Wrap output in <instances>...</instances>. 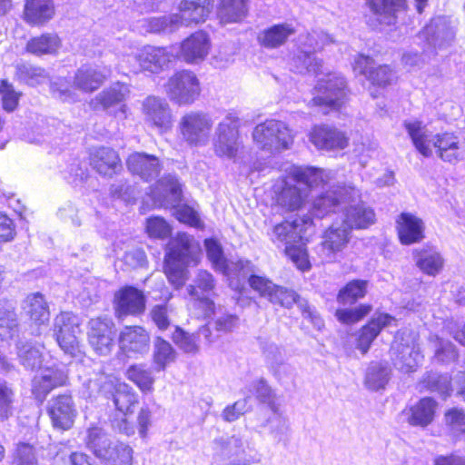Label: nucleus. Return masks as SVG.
Segmentation results:
<instances>
[{"label": "nucleus", "instance_id": "obj_1", "mask_svg": "<svg viewBox=\"0 0 465 465\" xmlns=\"http://www.w3.org/2000/svg\"><path fill=\"white\" fill-rule=\"evenodd\" d=\"M405 129L416 150L424 157L432 156V148L443 162L455 164L465 158V146L453 133L432 134L421 122H405Z\"/></svg>", "mask_w": 465, "mask_h": 465}, {"label": "nucleus", "instance_id": "obj_2", "mask_svg": "<svg viewBox=\"0 0 465 465\" xmlns=\"http://www.w3.org/2000/svg\"><path fill=\"white\" fill-rule=\"evenodd\" d=\"M331 172L312 166H296L284 181L277 203L288 211H295L305 203L312 189L322 188L331 181Z\"/></svg>", "mask_w": 465, "mask_h": 465}, {"label": "nucleus", "instance_id": "obj_3", "mask_svg": "<svg viewBox=\"0 0 465 465\" xmlns=\"http://www.w3.org/2000/svg\"><path fill=\"white\" fill-rule=\"evenodd\" d=\"M455 36V31L450 25L449 18L445 16H437L431 19L422 32L420 37L426 39L427 47L423 53H408L402 57L403 62L410 66H420L425 63L426 58H430L431 54H436L437 50L446 48L450 45Z\"/></svg>", "mask_w": 465, "mask_h": 465}, {"label": "nucleus", "instance_id": "obj_4", "mask_svg": "<svg viewBox=\"0 0 465 465\" xmlns=\"http://www.w3.org/2000/svg\"><path fill=\"white\" fill-rule=\"evenodd\" d=\"M86 387L90 396H112L116 410L124 415L132 413L138 402V396L130 385L125 382L114 383L113 378L104 373H96L87 381Z\"/></svg>", "mask_w": 465, "mask_h": 465}, {"label": "nucleus", "instance_id": "obj_5", "mask_svg": "<svg viewBox=\"0 0 465 465\" xmlns=\"http://www.w3.org/2000/svg\"><path fill=\"white\" fill-rule=\"evenodd\" d=\"M86 446L105 465H132V448L123 442H112L99 427L88 429Z\"/></svg>", "mask_w": 465, "mask_h": 465}, {"label": "nucleus", "instance_id": "obj_6", "mask_svg": "<svg viewBox=\"0 0 465 465\" xmlns=\"http://www.w3.org/2000/svg\"><path fill=\"white\" fill-rule=\"evenodd\" d=\"M214 121L212 115L203 111L185 113L178 123V132L182 141L192 147L206 146L211 139Z\"/></svg>", "mask_w": 465, "mask_h": 465}, {"label": "nucleus", "instance_id": "obj_7", "mask_svg": "<svg viewBox=\"0 0 465 465\" xmlns=\"http://www.w3.org/2000/svg\"><path fill=\"white\" fill-rule=\"evenodd\" d=\"M346 86L342 75L329 74L318 81L315 96L309 102V105L319 107L324 114L330 110H338L347 99Z\"/></svg>", "mask_w": 465, "mask_h": 465}, {"label": "nucleus", "instance_id": "obj_8", "mask_svg": "<svg viewBox=\"0 0 465 465\" xmlns=\"http://www.w3.org/2000/svg\"><path fill=\"white\" fill-rule=\"evenodd\" d=\"M242 148L239 134V118L228 114L216 126L213 138L214 153L219 157L235 159Z\"/></svg>", "mask_w": 465, "mask_h": 465}, {"label": "nucleus", "instance_id": "obj_9", "mask_svg": "<svg viewBox=\"0 0 465 465\" xmlns=\"http://www.w3.org/2000/svg\"><path fill=\"white\" fill-rule=\"evenodd\" d=\"M252 138L260 149L270 153L287 149L292 143L287 125L277 120H267L258 124L252 132Z\"/></svg>", "mask_w": 465, "mask_h": 465}, {"label": "nucleus", "instance_id": "obj_10", "mask_svg": "<svg viewBox=\"0 0 465 465\" xmlns=\"http://www.w3.org/2000/svg\"><path fill=\"white\" fill-rule=\"evenodd\" d=\"M359 197L355 187L331 185L327 191L316 197L312 203V214L322 219L331 213L345 208V204L354 202Z\"/></svg>", "mask_w": 465, "mask_h": 465}, {"label": "nucleus", "instance_id": "obj_11", "mask_svg": "<svg viewBox=\"0 0 465 465\" xmlns=\"http://www.w3.org/2000/svg\"><path fill=\"white\" fill-rule=\"evenodd\" d=\"M165 91L172 102L178 105L193 104L201 94L200 82L194 73L183 70L171 76Z\"/></svg>", "mask_w": 465, "mask_h": 465}, {"label": "nucleus", "instance_id": "obj_12", "mask_svg": "<svg viewBox=\"0 0 465 465\" xmlns=\"http://www.w3.org/2000/svg\"><path fill=\"white\" fill-rule=\"evenodd\" d=\"M312 231L310 217H296L292 221H284L276 224L271 233L272 242L278 247L294 246L296 243L308 241Z\"/></svg>", "mask_w": 465, "mask_h": 465}, {"label": "nucleus", "instance_id": "obj_13", "mask_svg": "<svg viewBox=\"0 0 465 465\" xmlns=\"http://www.w3.org/2000/svg\"><path fill=\"white\" fill-rule=\"evenodd\" d=\"M371 15L366 23L372 29L394 25L406 9L405 0H365Z\"/></svg>", "mask_w": 465, "mask_h": 465}, {"label": "nucleus", "instance_id": "obj_14", "mask_svg": "<svg viewBox=\"0 0 465 465\" xmlns=\"http://www.w3.org/2000/svg\"><path fill=\"white\" fill-rule=\"evenodd\" d=\"M129 94V86L117 82L96 94L89 104L94 111H104L114 115L121 114L125 118L127 106L124 102Z\"/></svg>", "mask_w": 465, "mask_h": 465}, {"label": "nucleus", "instance_id": "obj_15", "mask_svg": "<svg viewBox=\"0 0 465 465\" xmlns=\"http://www.w3.org/2000/svg\"><path fill=\"white\" fill-rule=\"evenodd\" d=\"M88 327V341L92 349L98 355H109L115 345L114 322L107 317H97L89 321Z\"/></svg>", "mask_w": 465, "mask_h": 465}, {"label": "nucleus", "instance_id": "obj_16", "mask_svg": "<svg viewBox=\"0 0 465 465\" xmlns=\"http://www.w3.org/2000/svg\"><path fill=\"white\" fill-rule=\"evenodd\" d=\"M321 39V43L317 41L314 37V35L309 34L306 36V41L304 45L307 46V49H299L296 54L292 58L291 61V69L298 74H318L322 66V61L316 59L313 56V52L319 49H322L324 45L327 43H331L332 40L330 35L322 33L319 36Z\"/></svg>", "mask_w": 465, "mask_h": 465}, {"label": "nucleus", "instance_id": "obj_17", "mask_svg": "<svg viewBox=\"0 0 465 465\" xmlns=\"http://www.w3.org/2000/svg\"><path fill=\"white\" fill-rule=\"evenodd\" d=\"M119 351L128 358H138L150 349V334L142 326H124L118 335Z\"/></svg>", "mask_w": 465, "mask_h": 465}, {"label": "nucleus", "instance_id": "obj_18", "mask_svg": "<svg viewBox=\"0 0 465 465\" xmlns=\"http://www.w3.org/2000/svg\"><path fill=\"white\" fill-rule=\"evenodd\" d=\"M270 302L286 308H291L296 303L303 318L309 320L314 329L321 331L324 327V322L316 309L311 306L307 300L301 298L292 290L276 285Z\"/></svg>", "mask_w": 465, "mask_h": 465}, {"label": "nucleus", "instance_id": "obj_19", "mask_svg": "<svg viewBox=\"0 0 465 465\" xmlns=\"http://www.w3.org/2000/svg\"><path fill=\"white\" fill-rule=\"evenodd\" d=\"M203 244L207 258L216 272L232 277L237 271H242L243 275H246L252 271L250 261L240 260L237 262H229L224 256L222 244L216 239H205Z\"/></svg>", "mask_w": 465, "mask_h": 465}, {"label": "nucleus", "instance_id": "obj_20", "mask_svg": "<svg viewBox=\"0 0 465 465\" xmlns=\"http://www.w3.org/2000/svg\"><path fill=\"white\" fill-rule=\"evenodd\" d=\"M144 121L161 132L171 129L173 124V113L168 102L162 97L150 95L142 104Z\"/></svg>", "mask_w": 465, "mask_h": 465}, {"label": "nucleus", "instance_id": "obj_21", "mask_svg": "<svg viewBox=\"0 0 465 465\" xmlns=\"http://www.w3.org/2000/svg\"><path fill=\"white\" fill-rule=\"evenodd\" d=\"M54 427L61 430H69L76 417V409L74 401L69 394H62L53 397L47 407Z\"/></svg>", "mask_w": 465, "mask_h": 465}, {"label": "nucleus", "instance_id": "obj_22", "mask_svg": "<svg viewBox=\"0 0 465 465\" xmlns=\"http://www.w3.org/2000/svg\"><path fill=\"white\" fill-rule=\"evenodd\" d=\"M173 57L167 48L147 45L137 53L135 60L141 71L160 74L168 69Z\"/></svg>", "mask_w": 465, "mask_h": 465}, {"label": "nucleus", "instance_id": "obj_23", "mask_svg": "<svg viewBox=\"0 0 465 465\" xmlns=\"http://www.w3.org/2000/svg\"><path fill=\"white\" fill-rule=\"evenodd\" d=\"M210 46L208 35L203 31H198L181 43L177 57L187 64H198L205 59Z\"/></svg>", "mask_w": 465, "mask_h": 465}, {"label": "nucleus", "instance_id": "obj_24", "mask_svg": "<svg viewBox=\"0 0 465 465\" xmlns=\"http://www.w3.org/2000/svg\"><path fill=\"white\" fill-rule=\"evenodd\" d=\"M351 230L343 223H333L323 234L322 252L323 260L332 262L336 254L348 244Z\"/></svg>", "mask_w": 465, "mask_h": 465}, {"label": "nucleus", "instance_id": "obj_25", "mask_svg": "<svg viewBox=\"0 0 465 465\" xmlns=\"http://www.w3.org/2000/svg\"><path fill=\"white\" fill-rule=\"evenodd\" d=\"M392 351L395 355V367L403 372L415 371L423 359L420 345L414 338L407 340L405 342L395 341L392 345Z\"/></svg>", "mask_w": 465, "mask_h": 465}, {"label": "nucleus", "instance_id": "obj_26", "mask_svg": "<svg viewBox=\"0 0 465 465\" xmlns=\"http://www.w3.org/2000/svg\"><path fill=\"white\" fill-rule=\"evenodd\" d=\"M200 254L199 242L186 232H178L169 243L168 257L171 259L196 264Z\"/></svg>", "mask_w": 465, "mask_h": 465}, {"label": "nucleus", "instance_id": "obj_27", "mask_svg": "<svg viewBox=\"0 0 465 465\" xmlns=\"http://www.w3.org/2000/svg\"><path fill=\"white\" fill-rule=\"evenodd\" d=\"M67 380V372L64 369L46 368L35 376L32 391L36 399L43 401L52 390L65 385Z\"/></svg>", "mask_w": 465, "mask_h": 465}, {"label": "nucleus", "instance_id": "obj_28", "mask_svg": "<svg viewBox=\"0 0 465 465\" xmlns=\"http://www.w3.org/2000/svg\"><path fill=\"white\" fill-rule=\"evenodd\" d=\"M437 402L430 397L420 399L401 411L402 418L412 427L426 428L435 418Z\"/></svg>", "mask_w": 465, "mask_h": 465}, {"label": "nucleus", "instance_id": "obj_29", "mask_svg": "<svg viewBox=\"0 0 465 465\" xmlns=\"http://www.w3.org/2000/svg\"><path fill=\"white\" fill-rule=\"evenodd\" d=\"M145 298L138 289L127 286L115 294V314L118 318L136 315L144 311Z\"/></svg>", "mask_w": 465, "mask_h": 465}, {"label": "nucleus", "instance_id": "obj_30", "mask_svg": "<svg viewBox=\"0 0 465 465\" xmlns=\"http://www.w3.org/2000/svg\"><path fill=\"white\" fill-rule=\"evenodd\" d=\"M397 320L388 313L375 315L365 326H363L357 337L356 348L366 354L372 341L384 328L396 325Z\"/></svg>", "mask_w": 465, "mask_h": 465}, {"label": "nucleus", "instance_id": "obj_31", "mask_svg": "<svg viewBox=\"0 0 465 465\" xmlns=\"http://www.w3.org/2000/svg\"><path fill=\"white\" fill-rule=\"evenodd\" d=\"M310 139L317 148L327 151L344 149L349 141L343 132L329 125L315 126Z\"/></svg>", "mask_w": 465, "mask_h": 465}, {"label": "nucleus", "instance_id": "obj_32", "mask_svg": "<svg viewBox=\"0 0 465 465\" xmlns=\"http://www.w3.org/2000/svg\"><path fill=\"white\" fill-rule=\"evenodd\" d=\"M54 15L55 6L53 0H25L23 17L30 25H45Z\"/></svg>", "mask_w": 465, "mask_h": 465}, {"label": "nucleus", "instance_id": "obj_33", "mask_svg": "<svg viewBox=\"0 0 465 465\" xmlns=\"http://www.w3.org/2000/svg\"><path fill=\"white\" fill-rule=\"evenodd\" d=\"M396 223L399 239L402 244L410 245L424 238V223L416 215L401 213Z\"/></svg>", "mask_w": 465, "mask_h": 465}, {"label": "nucleus", "instance_id": "obj_34", "mask_svg": "<svg viewBox=\"0 0 465 465\" xmlns=\"http://www.w3.org/2000/svg\"><path fill=\"white\" fill-rule=\"evenodd\" d=\"M213 0H182L179 4L180 23L182 25L204 22L213 8Z\"/></svg>", "mask_w": 465, "mask_h": 465}, {"label": "nucleus", "instance_id": "obj_35", "mask_svg": "<svg viewBox=\"0 0 465 465\" xmlns=\"http://www.w3.org/2000/svg\"><path fill=\"white\" fill-rule=\"evenodd\" d=\"M215 288L213 276L207 271L200 270L194 280L193 284L187 287L189 295L202 302L205 307L207 313L213 312L214 303L210 300L209 295Z\"/></svg>", "mask_w": 465, "mask_h": 465}, {"label": "nucleus", "instance_id": "obj_36", "mask_svg": "<svg viewBox=\"0 0 465 465\" xmlns=\"http://www.w3.org/2000/svg\"><path fill=\"white\" fill-rule=\"evenodd\" d=\"M126 163L131 173L138 175L144 181H151L156 178L161 170L158 158L143 153H132L128 157Z\"/></svg>", "mask_w": 465, "mask_h": 465}, {"label": "nucleus", "instance_id": "obj_37", "mask_svg": "<svg viewBox=\"0 0 465 465\" xmlns=\"http://www.w3.org/2000/svg\"><path fill=\"white\" fill-rule=\"evenodd\" d=\"M105 78V73L97 65L83 64L74 73L73 86L84 93H92L103 84Z\"/></svg>", "mask_w": 465, "mask_h": 465}, {"label": "nucleus", "instance_id": "obj_38", "mask_svg": "<svg viewBox=\"0 0 465 465\" xmlns=\"http://www.w3.org/2000/svg\"><path fill=\"white\" fill-rule=\"evenodd\" d=\"M413 258L417 267L425 274L436 276L444 266V258L439 250L430 245H425L413 251Z\"/></svg>", "mask_w": 465, "mask_h": 465}, {"label": "nucleus", "instance_id": "obj_39", "mask_svg": "<svg viewBox=\"0 0 465 465\" xmlns=\"http://www.w3.org/2000/svg\"><path fill=\"white\" fill-rule=\"evenodd\" d=\"M294 34L295 29L292 25L282 23L260 31L257 41L261 46L266 49H276L285 45Z\"/></svg>", "mask_w": 465, "mask_h": 465}, {"label": "nucleus", "instance_id": "obj_40", "mask_svg": "<svg viewBox=\"0 0 465 465\" xmlns=\"http://www.w3.org/2000/svg\"><path fill=\"white\" fill-rule=\"evenodd\" d=\"M90 164L104 176H112L122 167L118 153L108 147L95 149L91 153Z\"/></svg>", "mask_w": 465, "mask_h": 465}, {"label": "nucleus", "instance_id": "obj_41", "mask_svg": "<svg viewBox=\"0 0 465 465\" xmlns=\"http://www.w3.org/2000/svg\"><path fill=\"white\" fill-rule=\"evenodd\" d=\"M151 193L153 200L160 204L174 205L181 201V184L175 176L169 174L157 182Z\"/></svg>", "mask_w": 465, "mask_h": 465}, {"label": "nucleus", "instance_id": "obj_42", "mask_svg": "<svg viewBox=\"0 0 465 465\" xmlns=\"http://www.w3.org/2000/svg\"><path fill=\"white\" fill-rule=\"evenodd\" d=\"M239 324V318L235 314L223 313L213 322L202 326L198 334L203 337L207 342H213L221 333L232 331Z\"/></svg>", "mask_w": 465, "mask_h": 465}, {"label": "nucleus", "instance_id": "obj_43", "mask_svg": "<svg viewBox=\"0 0 465 465\" xmlns=\"http://www.w3.org/2000/svg\"><path fill=\"white\" fill-rule=\"evenodd\" d=\"M342 223L351 231L352 229H365L375 222L374 211L363 203L344 208Z\"/></svg>", "mask_w": 465, "mask_h": 465}, {"label": "nucleus", "instance_id": "obj_44", "mask_svg": "<svg viewBox=\"0 0 465 465\" xmlns=\"http://www.w3.org/2000/svg\"><path fill=\"white\" fill-rule=\"evenodd\" d=\"M262 355L265 362L273 375L281 380L290 371V366L285 363V351L273 342L265 341L262 344Z\"/></svg>", "mask_w": 465, "mask_h": 465}, {"label": "nucleus", "instance_id": "obj_45", "mask_svg": "<svg viewBox=\"0 0 465 465\" xmlns=\"http://www.w3.org/2000/svg\"><path fill=\"white\" fill-rule=\"evenodd\" d=\"M18 333L17 316L13 303L0 301V339H13Z\"/></svg>", "mask_w": 465, "mask_h": 465}, {"label": "nucleus", "instance_id": "obj_46", "mask_svg": "<svg viewBox=\"0 0 465 465\" xmlns=\"http://www.w3.org/2000/svg\"><path fill=\"white\" fill-rule=\"evenodd\" d=\"M248 0H221L217 15L223 24L242 21L247 14Z\"/></svg>", "mask_w": 465, "mask_h": 465}, {"label": "nucleus", "instance_id": "obj_47", "mask_svg": "<svg viewBox=\"0 0 465 465\" xmlns=\"http://www.w3.org/2000/svg\"><path fill=\"white\" fill-rule=\"evenodd\" d=\"M61 46V39L56 34L45 33L33 37L26 44V50L35 55L54 54Z\"/></svg>", "mask_w": 465, "mask_h": 465}, {"label": "nucleus", "instance_id": "obj_48", "mask_svg": "<svg viewBox=\"0 0 465 465\" xmlns=\"http://www.w3.org/2000/svg\"><path fill=\"white\" fill-rule=\"evenodd\" d=\"M126 378L134 382L140 391L146 394L153 391L155 379L153 370L144 364H133L128 367L125 372Z\"/></svg>", "mask_w": 465, "mask_h": 465}, {"label": "nucleus", "instance_id": "obj_49", "mask_svg": "<svg viewBox=\"0 0 465 465\" xmlns=\"http://www.w3.org/2000/svg\"><path fill=\"white\" fill-rule=\"evenodd\" d=\"M391 377V368L388 363L375 361L371 362L365 375V385L371 391L383 389Z\"/></svg>", "mask_w": 465, "mask_h": 465}, {"label": "nucleus", "instance_id": "obj_50", "mask_svg": "<svg viewBox=\"0 0 465 465\" xmlns=\"http://www.w3.org/2000/svg\"><path fill=\"white\" fill-rule=\"evenodd\" d=\"M25 303L26 312L35 323L42 325L49 321V308L43 294L36 292L28 295Z\"/></svg>", "mask_w": 465, "mask_h": 465}, {"label": "nucleus", "instance_id": "obj_51", "mask_svg": "<svg viewBox=\"0 0 465 465\" xmlns=\"http://www.w3.org/2000/svg\"><path fill=\"white\" fill-rule=\"evenodd\" d=\"M16 349L19 362L25 369L34 371L41 367L43 355L40 345L19 341Z\"/></svg>", "mask_w": 465, "mask_h": 465}, {"label": "nucleus", "instance_id": "obj_52", "mask_svg": "<svg viewBox=\"0 0 465 465\" xmlns=\"http://www.w3.org/2000/svg\"><path fill=\"white\" fill-rule=\"evenodd\" d=\"M15 76L20 82L30 86H36L49 80V75L44 68L30 64H18L15 66Z\"/></svg>", "mask_w": 465, "mask_h": 465}, {"label": "nucleus", "instance_id": "obj_53", "mask_svg": "<svg viewBox=\"0 0 465 465\" xmlns=\"http://www.w3.org/2000/svg\"><path fill=\"white\" fill-rule=\"evenodd\" d=\"M175 356V351L168 341L161 337L154 340L153 360L156 371H164L170 363L174 361Z\"/></svg>", "mask_w": 465, "mask_h": 465}, {"label": "nucleus", "instance_id": "obj_54", "mask_svg": "<svg viewBox=\"0 0 465 465\" xmlns=\"http://www.w3.org/2000/svg\"><path fill=\"white\" fill-rule=\"evenodd\" d=\"M429 343L434 351V359L439 362L450 363L458 358V351L454 344L438 335H430Z\"/></svg>", "mask_w": 465, "mask_h": 465}, {"label": "nucleus", "instance_id": "obj_55", "mask_svg": "<svg viewBox=\"0 0 465 465\" xmlns=\"http://www.w3.org/2000/svg\"><path fill=\"white\" fill-rule=\"evenodd\" d=\"M251 270L252 271L246 275H243L242 271H237L234 275L242 278L248 277V282L251 288L257 292L261 296L266 297L270 300L276 284H274L271 280L264 276L254 274V270L252 263Z\"/></svg>", "mask_w": 465, "mask_h": 465}, {"label": "nucleus", "instance_id": "obj_56", "mask_svg": "<svg viewBox=\"0 0 465 465\" xmlns=\"http://www.w3.org/2000/svg\"><path fill=\"white\" fill-rule=\"evenodd\" d=\"M444 422L449 435L458 439L465 434V411L459 408H452L446 411Z\"/></svg>", "mask_w": 465, "mask_h": 465}, {"label": "nucleus", "instance_id": "obj_57", "mask_svg": "<svg viewBox=\"0 0 465 465\" xmlns=\"http://www.w3.org/2000/svg\"><path fill=\"white\" fill-rule=\"evenodd\" d=\"M367 282L353 280L346 284L338 294L337 300L342 305L353 304L366 293Z\"/></svg>", "mask_w": 465, "mask_h": 465}, {"label": "nucleus", "instance_id": "obj_58", "mask_svg": "<svg viewBox=\"0 0 465 465\" xmlns=\"http://www.w3.org/2000/svg\"><path fill=\"white\" fill-rule=\"evenodd\" d=\"M191 263L183 262L182 261L168 259L165 262L164 272L168 278L170 283H172L176 289L182 287L187 279L186 266Z\"/></svg>", "mask_w": 465, "mask_h": 465}, {"label": "nucleus", "instance_id": "obj_59", "mask_svg": "<svg viewBox=\"0 0 465 465\" xmlns=\"http://www.w3.org/2000/svg\"><path fill=\"white\" fill-rule=\"evenodd\" d=\"M15 391L5 380L0 379V421L7 420L14 414Z\"/></svg>", "mask_w": 465, "mask_h": 465}, {"label": "nucleus", "instance_id": "obj_60", "mask_svg": "<svg viewBox=\"0 0 465 465\" xmlns=\"http://www.w3.org/2000/svg\"><path fill=\"white\" fill-rule=\"evenodd\" d=\"M180 16L176 14L153 17L149 20V29L153 33H172L181 26Z\"/></svg>", "mask_w": 465, "mask_h": 465}, {"label": "nucleus", "instance_id": "obj_61", "mask_svg": "<svg viewBox=\"0 0 465 465\" xmlns=\"http://www.w3.org/2000/svg\"><path fill=\"white\" fill-rule=\"evenodd\" d=\"M54 331L56 339L58 334L80 332L78 319L71 312H62L54 319Z\"/></svg>", "mask_w": 465, "mask_h": 465}, {"label": "nucleus", "instance_id": "obj_62", "mask_svg": "<svg viewBox=\"0 0 465 465\" xmlns=\"http://www.w3.org/2000/svg\"><path fill=\"white\" fill-rule=\"evenodd\" d=\"M249 391H253L258 401L267 404L274 413L277 411L274 393L265 380L260 379L252 382L249 386Z\"/></svg>", "mask_w": 465, "mask_h": 465}, {"label": "nucleus", "instance_id": "obj_63", "mask_svg": "<svg viewBox=\"0 0 465 465\" xmlns=\"http://www.w3.org/2000/svg\"><path fill=\"white\" fill-rule=\"evenodd\" d=\"M13 465H37L35 449L33 445L19 442L13 454Z\"/></svg>", "mask_w": 465, "mask_h": 465}, {"label": "nucleus", "instance_id": "obj_64", "mask_svg": "<svg viewBox=\"0 0 465 465\" xmlns=\"http://www.w3.org/2000/svg\"><path fill=\"white\" fill-rule=\"evenodd\" d=\"M198 337H200L198 333L197 335L193 333L190 334L179 327H176L174 332L173 333V340L174 343L186 353H195L198 351Z\"/></svg>", "mask_w": 465, "mask_h": 465}]
</instances>
